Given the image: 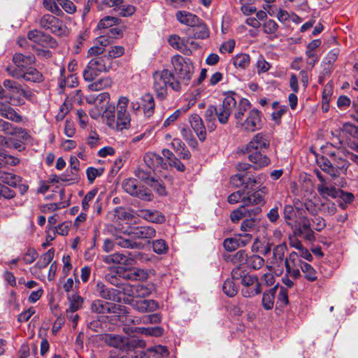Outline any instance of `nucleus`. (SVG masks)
I'll list each match as a JSON object with an SVG mask.
<instances>
[{
	"instance_id": "obj_1",
	"label": "nucleus",
	"mask_w": 358,
	"mask_h": 358,
	"mask_svg": "<svg viewBox=\"0 0 358 358\" xmlns=\"http://www.w3.org/2000/svg\"><path fill=\"white\" fill-rule=\"evenodd\" d=\"M174 73L164 69L156 71L153 75V89L157 96L164 100L168 95V87L176 92L183 91L190 83L194 66L189 58L176 55L171 57Z\"/></svg>"
},
{
	"instance_id": "obj_2",
	"label": "nucleus",
	"mask_w": 358,
	"mask_h": 358,
	"mask_svg": "<svg viewBox=\"0 0 358 358\" xmlns=\"http://www.w3.org/2000/svg\"><path fill=\"white\" fill-rule=\"evenodd\" d=\"M236 97L238 96L235 93L228 92L225 94L222 105L216 107V116L220 124H227L232 113L236 121H239L250 110L251 105L247 99L241 98L237 102Z\"/></svg>"
},
{
	"instance_id": "obj_3",
	"label": "nucleus",
	"mask_w": 358,
	"mask_h": 358,
	"mask_svg": "<svg viewBox=\"0 0 358 358\" xmlns=\"http://www.w3.org/2000/svg\"><path fill=\"white\" fill-rule=\"evenodd\" d=\"M35 58L33 55L24 56L20 53H16L13 57V65L6 68L8 74L17 79L22 78L27 81L39 82L41 80L42 74L36 69L31 66L34 63Z\"/></svg>"
},
{
	"instance_id": "obj_4",
	"label": "nucleus",
	"mask_w": 358,
	"mask_h": 358,
	"mask_svg": "<svg viewBox=\"0 0 358 358\" xmlns=\"http://www.w3.org/2000/svg\"><path fill=\"white\" fill-rule=\"evenodd\" d=\"M328 157H322L317 159L321 169L333 178H337L341 173H345L350 162L345 157L344 150H337L327 154Z\"/></svg>"
},
{
	"instance_id": "obj_5",
	"label": "nucleus",
	"mask_w": 358,
	"mask_h": 358,
	"mask_svg": "<svg viewBox=\"0 0 358 358\" xmlns=\"http://www.w3.org/2000/svg\"><path fill=\"white\" fill-rule=\"evenodd\" d=\"M113 63L112 59L105 55L92 58L83 71L85 80L91 82L101 73L108 72L113 68Z\"/></svg>"
},
{
	"instance_id": "obj_6",
	"label": "nucleus",
	"mask_w": 358,
	"mask_h": 358,
	"mask_svg": "<svg viewBox=\"0 0 358 358\" xmlns=\"http://www.w3.org/2000/svg\"><path fill=\"white\" fill-rule=\"evenodd\" d=\"M106 343L112 347L118 348L122 351H133L134 348H143L145 347V342L143 340L128 338L117 334H107L105 336Z\"/></svg>"
},
{
	"instance_id": "obj_7",
	"label": "nucleus",
	"mask_w": 358,
	"mask_h": 358,
	"mask_svg": "<svg viewBox=\"0 0 358 358\" xmlns=\"http://www.w3.org/2000/svg\"><path fill=\"white\" fill-rule=\"evenodd\" d=\"M122 186L124 192L131 196L145 201L152 200V194L151 192L148 188L139 185L135 179L128 178L124 180L122 182Z\"/></svg>"
},
{
	"instance_id": "obj_8",
	"label": "nucleus",
	"mask_w": 358,
	"mask_h": 358,
	"mask_svg": "<svg viewBox=\"0 0 358 358\" xmlns=\"http://www.w3.org/2000/svg\"><path fill=\"white\" fill-rule=\"evenodd\" d=\"M91 310L99 314L113 313L119 318V315L127 313V307L120 304L105 302L101 300H95L91 305Z\"/></svg>"
},
{
	"instance_id": "obj_9",
	"label": "nucleus",
	"mask_w": 358,
	"mask_h": 358,
	"mask_svg": "<svg viewBox=\"0 0 358 358\" xmlns=\"http://www.w3.org/2000/svg\"><path fill=\"white\" fill-rule=\"evenodd\" d=\"M261 113L256 108L250 110L246 119L236 121L237 127L247 132H254L261 128Z\"/></svg>"
},
{
	"instance_id": "obj_10",
	"label": "nucleus",
	"mask_w": 358,
	"mask_h": 358,
	"mask_svg": "<svg viewBox=\"0 0 358 358\" xmlns=\"http://www.w3.org/2000/svg\"><path fill=\"white\" fill-rule=\"evenodd\" d=\"M40 25L57 36H64L68 34V29L63 22L50 14L44 15L41 17Z\"/></svg>"
},
{
	"instance_id": "obj_11",
	"label": "nucleus",
	"mask_w": 358,
	"mask_h": 358,
	"mask_svg": "<svg viewBox=\"0 0 358 358\" xmlns=\"http://www.w3.org/2000/svg\"><path fill=\"white\" fill-rule=\"evenodd\" d=\"M161 316L158 313L144 315L143 317H133L129 314L127 310V313L123 315H119V321L125 325H128L130 323L132 324H157L161 322Z\"/></svg>"
},
{
	"instance_id": "obj_12",
	"label": "nucleus",
	"mask_w": 358,
	"mask_h": 358,
	"mask_svg": "<svg viewBox=\"0 0 358 358\" xmlns=\"http://www.w3.org/2000/svg\"><path fill=\"white\" fill-rule=\"evenodd\" d=\"M243 288L241 294L244 297L250 298L261 292V285L256 275H246L241 280Z\"/></svg>"
},
{
	"instance_id": "obj_13",
	"label": "nucleus",
	"mask_w": 358,
	"mask_h": 358,
	"mask_svg": "<svg viewBox=\"0 0 358 358\" xmlns=\"http://www.w3.org/2000/svg\"><path fill=\"white\" fill-rule=\"evenodd\" d=\"M270 145V140L268 137L263 134L258 133L255 135L250 141L246 145L245 150L247 152L260 151L266 149Z\"/></svg>"
},
{
	"instance_id": "obj_14",
	"label": "nucleus",
	"mask_w": 358,
	"mask_h": 358,
	"mask_svg": "<svg viewBox=\"0 0 358 358\" xmlns=\"http://www.w3.org/2000/svg\"><path fill=\"white\" fill-rule=\"evenodd\" d=\"M130 304L135 310L143 313L153 312L159 307L158 302L153 299H133Z\"/></svg>"
},
{
	"instance_id": "obj_15",
	"label": "nucleus",
	"mask_w": 358,
	"mask_h": 358,
	"mask_svg": "<svg viewBox=\"0 0 358 358\" xmlns=\"http://www.w3.org/2000/svg\"><path fill=\"white\" fill-rule=\"evenodd\" d=\"M155 229L149 226H140L131 227L129 235L134 238L150 239L155 236Z\"/></svg>"
},
{
	"instance_id": "obj_16",
	"label": "nucleus",
	"mask_w": 358,
	"mask_h": 358,
	"mask_svg": "<svg viewBox=\"0 0 358 358\" xmlns=\"http://www.w3.org/2000/svg\"><path fill=\"white\" fill-rule=\"evenodd\" d=\"M145 164L153 171H161L166 168L163 157L154 152H148L144 156Z\"/></svg>"
},
{
	"instance_id": "obj_17",
	"label": "nucleus",
	"mask_w": 358,
	"mask_h": 358,
	"mask_svg": "<svg viewBox=\"0 0 358 358\" xmlns=\"http://www.w3.org/2000/svg\"><path fill=\"white\" fill-rule=\"evenodd\" d=\"M103 261L106 264H120L127 266L134 264V258L128 255L115 252L103 258Z\"/></svg>"
},
{
	"instance_id": "obj_18",
	"label": "nucleus",
	"mask_w": 358,
	"mask_h": 358,
	"mask_svg": "<svg viewBox=\"0 0 358 358\" xmlns=\"http://www.w3.org/2000/svg\"><path fill=\"white\" fill-rule=\"evenodd\" d=\"M268 193V188L266 186L260 185L257 191L247 196L243 200L244 205L254 206L263 205L264 203V196Z\"/></svg>"
},
{
	"instance_id": "obj_19",
	"label": "nucleus",
	"mask_w": 358,
	"mask_h": 358,
	"mask_svg": "<svg viewBox=\"0 0 358 358\" xmlns=\"http://www.w3.org/2000/svg\"><path fill=\"white\" fill-rule=\"evenodd\" d=\"M250 206L242 205L237 209L233 210L231 213V220L233 222H238L240 220L246 217L247 215H255L258 214L261 211V208L259 206L255 207L252 209L248 208Z\"/></svg>"
},
{
	"instance_id": "obj_20",
	"label": "nucleus",
	"mask_w": 358,
	"mask_h": 358,
	"mask_svg": "<svg viewBox=\"0 0 358 358\" xmlns=\"http://www.w3.org/2000/svg\"><path fill=\"white\" fill-rule=\"evenodd\" d=\"M287 250L285 243H281L275 246L273 250V257L270 264L266 265V268L271 271L273 266H279L284 261L285 253Z\"/></svg>"
},
{
	"instance_id": "obj_21",
	"label": "nucleus",
	"mask_w": 358,
	"mask_h": 358,
	"mask_svg": "<svg viewBox=\"0 0 358 358\" xmlns=\"http://www.w3.org/2000/svg\"><path fill=\"white\" fill-rule=\"evenodd\" d=\"M189 122L198 138L202 141H204L206 138V131L201 117L197 114H193L189 117Z\"/></svg>"
},
{
	"instance_id": "obj_22",
	"label": "nucleus",
	"mask_w": 358,
	"mask_h": 358,
	"mask_svg": "<svg viewBox=\"0 0 358 358\" xmlns=\"http://www.w3.org/2000/svg\"><path fill=\"white\" fill-rule=\"evenodd\" d=\"M3 86L8 89L11 94L10 98L15 101L14 105L22 106L24 104V100L20 97L16 96L21 88L20 85L12 80H5L3 81Z\"/></svg>"
},
{
	"instance_id": "obj_23",
	"label": "nucleus",
	"mask_w": 358,
	"mask_h": 358,
	"mask_svg": "<svg viewBox=\"0 0 358 358\" xmlns=\"http://www.w3.org/2000/svg\"><path fill=\"white\" fill-rule=\"evenodd\" d=\"M248 159L254 164L255 169L267 166L271 162L270 159L260 151H255L249 154Z\"/></svg>"
},
{
	"instance_id": "obj_24",
	"label": "nucleus",
	"mask_w": 358,
	"mask_h": 358,
	"mask_svg": "<svg viewBox=\"0 0 358 358\" xmlns=\"http://www.w3.org/2000/svg\"><path fill=\"white\" fill-rule=\"evenodd\" d=\"M138 215L148 222L154 223H163L166 220L165 216L157 210L143 209L138 211Z\"/></svg>"
},
{
	"instance_id": "obj_25",
	"label": "nucleus",
	"mask_w": 358,
	"mask_h": 358,
	"mask_svg": "<svg viewBox=\"0 0 358 358\" xmlns=\"http://www.w3.org/2000/svg\"><path fill=\"white\" fill-rule=\"evenodd\" d=\"M176 17L180 23L189 27H192L194 25L199 23V17L196 15L185 10L178 11L176 14Z\"/></svg>"
},
{
	"instance_id": "obj_26",
	"label": "nucleus",
	"mask_w": 358,
	"mask_h": 358,
	"mask_svg": "<svg viewBox=\"0 0 358 358\" xmlns=\"http://www.w3.org/2000/svg\"><path fill=\"white\" fill-rule=\"evenodd\" d=\"M0 115L10 121L21 122L22 117L19 115L10 106L0 101Z\"/></svg>"
},
{
	"instance_id": "obj_27",
	"label": "nucleus",
	"mask_w": 358,
	"mask_h": 358,
	"mask_svg": "<svg viewBox=\"0 0 358 358\" xmlns=\"http://www.w3.org/2000/svg\"><path fill=\"white\" fill-rule=\"evenodd\" d=\"M80 162L77 157L71 156L70 158V172L71 175L68 177L67 176L62 175L61 180L62 181H72L77 182L79 180L78 172L79 171Z\"/></svg>"
},
{
	"instance_id": "obj_28",
	"label": "nucleus",
	"mask_w": 358,
	"mask_h": 358,
	"mask_svg": "<svg viewBox=\"0 0 358 358\" xmlns=\"http://www.w3.org/2000/svg\"><path fill=\"white\" fill-rule=\"evenodd\" d=\"M96 291L99 296L105 299L115 301L117 298L118 291L113 288H109L102 282L96 285Z\"/></svg>"
},
{
	"instance_id": "obj_29",
	"label": "nucleus",
	"mask_w": 358,
	"mask_h": 358,
	"mask_svg": "<svg viewBox=\"0 0 358 358\" xmlns=\"http://www.w3.org/2000/svg\"><path fill=\"white\" fill-rule=\"evenodd\" d=\"M299 233L306 240L312 241L315 239L314 232L311 229V224L309 219L303 217L301 220V226L299 229Z\"/></svg>"
},
{
	"instance_id": "obj_30",
	"label": "nucleus",
	"mask_w": 358,
	"mask_h": 358,
	"mask_svg": "<svg viewBox=\"0 0 358 358\" xmlns=\"http://www.w3.org/2000/svg\"><path fill=\"white\" fill-rule=\"evenodd\" d=\"M142 106L146 117L149 118L153 115L155 104L152 95L145 94L142 96Z\"/></svg>"
},
{
	"instance_id": "obj_31",
	"label": "nucleus",
	"mask_w": 358,
	"mask_h": 358,
	"mask_svg": "<svg viewBox=\"0 0 358 358\" xmlns=\"http://www.w3.org/2000/svg\"><path fill=\"white\" fill-rule=\"evenodd\" d=\"M130 114H117V117L115 119L114 127H112V129L116 131L128 129L130 127Z\"/></svg>"
},
{
	"instance_id": "obj_32",
	"label": "nucleus",
	"mask_w": 358,
	"mask_h": 358,
	"mask_svg": "<svg viewBox=\"0 0 358 358\" xmlns=\"http://www.w3.org/2000/svg\"><path fill=\"white\" fill-rule=\"evenodd\" d=\"M278 288V286L275 285L274 287L263 294L262 306L265 310H271L273 308L275 296Z\"/></svg>"
},
{
	"instance_id": "obj_33",
	"label": "nucleus",
	"mask_w": 358,
	"mask_h": 358,
	"mask_svg": "<svg viewBox=\"0 0 358 358\" xmlns=\"http://www.w3.org/2000/svg\"><path fill=\"white\" fill-rule=\"evenodd\" d=\"M105 123L110 128L114 127L115 119V107L114 105H108L102 111V116Z\"/></svg>"
},
{
	"instance_id": "obj_34",
	"label": "nucleus",
	"mask_w": 358,
	"mask_h": 358,
	"mask_svg": "<svg viewBox=\"0 0 358 358\" xmlns=\"http://www.w3.org/2000/svg\"><path fill=\"white\" fill-rule=\"evenodd\" d=\"M27 37L31 41L42 45L50 39L49 36L44 34L42 31L37 29L30 31L27 34Z\"/></svg>"
},
{
	"instance_id": "obj_35",
	"label": "nucleus",
	"mask_w": 358,
	"mask_h": 358,
	"mask_svg": "<svg viewBox=\"0 0 358 358\" xmlns=\"http://www.w3.org/2000/svg\"><path fill=\"white\" fill-rule=\"evenodd\" d=\"M216 107L215 106H209L205 111L204 117L208 124V128L210 131H213L216 125L215 124L216 116Z\"/></svg>"
},
{
	"instance_id": "obj_36",
	"label": "nucleus",
	"mask_w": 358,
	"mask_h": 358,
	"mask_svg": "<svg viewBox=\"0 0 358 358\" xmlns=\"http://www.w3.org/2000/svg\"><path fill=\"white\" fill-rule=\"evenodd\" d=\"M192 29L193 37L195 38L204 39L208 37V29L202 20L199 19V23L194 25Z\"/></svg>"
},
{
	"instance_id": "obj_37",
	"label": "nucleus",
	"mask_w": 358,
	"mask_h": 358,
	"mask_svg": "<svg viewBox=\"0 0 358 358\" xmlns=\"http://www.w3.org/2000/svg\"><path fill=\"white\" fill-rule=\"evenodd\" d=\"M55 255L54 249L51 248L48 250L45 253L43 254L38 261L36 263L34 268L39 269L46 267L53 259Z\"/></svg>"
},
{
	"instance_id": "obj_38",
	"label": "nucleus",
	"mask_w": 358,
	"mask_h": 358,
	"mask_svg": "<svg viewBox=\"0 0 358 358\" xmlns=\"http://www.w3.org/2000/svg\"><path fill=\"white\" fill-rule=\"evenodd\" d=\"M69 306L68 309L71 312H76L83 307V299L77 294H73L68 296Z\"/></svg>"
},
{
	"instance_id": "obj_39",
	"label": "nucleus",
	"mask_w": 358,
	"mask_h": 358,
	"mask_svg": "<svg viewBox=\"0 0 358 358\" xmlns=\"http://www.w3.org/2000/svg\"><path fill=\"white\" fill-rule=\"evenodd\" d=\"M64 72V69H61V78L59 81V86L60 88H64L66 87L72 88L76 87L78 85V79L77 77L73 74H70L66 78H63V73Z\"/></svg>"
},
{
	"instance_id": "obj_40",
	"label": "nucleus",
	"mask_w": 358,
	"mask_h": 358,
	"mask_svg": "<svg viewBox=\"0 0 358 358\" xmlns=\"http://www.w3.org/2000/svg\"><path fill=\"white\" fill-rule=\"evenodd\" d=\"M264 263L263 257L257 255H252L248 256L246 265L251 269L259 270L264 265Z\"/></svg>"
},
{
	"instance_id": "obj_41",
	"label": "nucleus",
	"mask_w": 358,
	"mask_h": 358,
	"mask_svg": "<svg viewBox=\"0 0 358 358\" xmlns=\"http://www.w3.org/2000/svg\"><path fill=\"white\" fill-rule=\"evenodd\" d=\"M0 180L10 186L15 187L21 181V178L11 173L0 172Z\"/></svg>"
},
{
	"instance_id": "obj_42",
	"label": "nucleus",
	"mask_w": 358,
	"mask_h": 358,
	"mask_svg": "<svg viewBox=\"0 0 358 358\" xmlns=\"http://www.w3.org/2000/svg\"><path fill=\"white\" fill-rule=\"evenodd\" d=\"M304 262L301 261L299 257V254L296 252H292L289 254V257L285 260V265L286 268L301 267V264Z\"/></svg>"
},
{
	"instance_id": "obj_43",
	"label": "nucleus",
	"mask_w": 358,
	"mask_h": 358,
	"mask_svg": "<svg viewBox=\"0 0 358 358\" xmlns=\"http://www.w3.org/2000/svg\"><path fill=\"white\" fill-rule=\"evenodd\" d=\"M113 81L109 77L102 78L89 85V88L92 91H99L110 87Z\"/></svg>"
},
{
	"instance_id": "obj_44",
	"label": "nucleus",
	"mask_w": 358,
	"mask_h": 358,
	"mask_svg": "<svg viewBox=\"0 0 358 358\" xmlns=\"http://www.w3.org/2000/svg\"><path fill=\"white\" fill-rule=\"evenodd\" d=\"M301 269L304 274L305 278L308 281L314 282L317 279V272L310 264L304 262L301 264Z\"/></svg>"
},
{
	"instance_id": "obj_45",
	"label": "nucleus",
	"mask_w": 358,
	"mask_h": 358,
	"mask_svg": "<svg viewBox=\"0 0 358 358\" xmlns=\"http://www.w3.org/2000/svg\"><path fill=\"white\" fill-rule=\"evenodd\" d=\"M317 190L319 194L324 198L327 196H331L335 198L337 196L336 189L334 187L327 186L325 182L323 184L317 185Z\"/></svg>"
},
{
	"instance_id": "obj_46",
	"label": "nucleus",
	"mask_w": 358,
	"mask_h": 358,
	"mask_svg": "<svg viewBox=\"0 0 358 358\" xmlns=\"http://www.w3.org/2000/svg\"><path fill=\"white\" fill-rule=\"evenodd\" d=\"M154 290L152 285H140L136 286L135 292L136 298H145L151 294Z\"/></svg>"
},
{
	"instance_id": "obj_47",
	"label": "nucleus",
	"mask_w": 358,
	"mask_h": 358,
	"mask_svg": "<svg viewBox=\"0 0 358 358\" xmlns=\"http://www.w3.org/2000/svg\"><path fill=\"white\" fill-rule=\"evenodd\" d=\"M250 60L248 55L239 54L233 59V64L236 67L244 69L249 66Z\"/></svg>"
},
{
	"instance_id": "obj_48",
	"label": "nucleus",
	"mask_w": 358,
	"mask_h": 358,
	"mask_svg": "<svg viewBox=\"0 0 358 358\" xmlns=\"http://www.w3.org/2000/svg\"><path fill=\"white\" fill-rule=\"evenodd\" d=\"M149 357L153 358H161L168 356V350L165 346L157 345L148 350Z\"/></svg>"
},
{
	"instance_id": "obj_49",
	"label": "nucleus",
	"mask_w": 358,
	"mask_h": 358,
	"mask_svg": "<svg viewBox=\"0 0 358 358\" xmlns=\"http://www.w3.org/2000/svg\"><path fill=\"white\" fill-rule=\"evenodd\" d=\"M149 276L148 271L142 268H134L130 271L128 278L134 280H145Z\"/></svg>"
},
{
	"instance_id": "obj_50",
	"label": "nucleus",
	"mask_w": 358,
	"mask_h": 358,
	"mask_svg": "<svg viewBox=\"0 0 358 358\" xmlns=\"http://www.w3.org/2000/svg\"><path fill=\"white\" fill-rule=\"evenodd\" d=\"M223 292L229 297L234 296L238 292V287L232 280L227 279L222 286Z\"/></svg>"
},
{
	"instance_id": "obj_51",
	"label": "nucleus",
	"mask_w": 358,
	"mask_h": 358,
	"mask_svg": "<svg viewBox=\"0 0 358 358\" xmlns=\"http://www.w3.org/2000/svg\"><path fill=\"white\" fill-rule=\"evenodd\" d=\"M248 255L245 250H241L236 252L231 258V262L236 264L237 266H241L244 264H247Z\"/></svg>"
},
{
	"instance_id": "obj_52",
	"label": "nucleus",
	"mask_w": 358,
	"mask_h": 358,
	"mask_svg": "<svg viewBox=\"0 0 358 358\" xmlns=\"http://www.w3.org/2000/svg\"><path fill=\"white\" fill-rule=\"evenodd\" d=\"M117 244L119 246H120L122 248H125L141 249V248H143V247L142 243L131 241L130 239H127V238L117 239Z\"/></svg>"
},
{
	"instance_id": "obj_53",
	"label": "nucleus",
	"mask_w": 358,
	"mask_h": 358,
	"mask_svg": "<svg viewBox=\"0 0 358 358\" xmlns=\"http://www.w3.org/2000/svg\"><path fill=\"white\" fill-rule=\"evenodd\" d=\"M43 6L51 13L60 15L62 14V10L59 7V3L55 0H43Z\"/></svg>"
},
{
	"instance_id": "obj_54",
	"label": "nucleus",
	"mask_w": 358,
	"mask_h": 358,
	"mask_svg": "<svg viewBox=\"0 0 358 358\" xmlns=\"http://www.w3.org/2000/svg\"><path fill=\"white\" fill-rule=\"evenodd\" d=\"M119 19L115 17L106 16L101 20L97 25L99 29H107L118 24Z\"/></svg>"
},
{
	"instance_id": "obj_55",
	"label": "nucleus",
	"mask_w": 358,
	"mask_h": 358,
	"mask_svg": "<svg viewBox=\"0 0 358 358\" xmlns=\"http://www.w3.org/2000/svg\"><path fill=\"white\" fill-rule=\"evenodd\" d=\"M153 251L157 254L162 255L167 252L169 246L163 239H158L152 243Z\"/></svg>"
},
{
	"instance_id": "obj_56",
	"label": "nucleus",
	"mask_w": 358,
	"mask_h": 358,
	"mask_svg": "<svg viewBox=\"0 0 358 358\" xmlns=\"http://www.w3.org/2000/svg\"><path fill=\"white\" fill-rule=\"evenodd\" d=\"M24 143L22 140L16 139L15 137H9L6 138L5 147L8 148H13L21 151L24 149Z\"/></svg>"
},
{
	"instance_id": "obj_57",
	"label": "nucleus",
	"mask_w": 358,
	"mask_h": 358,
	"mask_svg": "<svg viewBox=\"0 0 358 358\" xmlns=\"http://www.w3.org/2000/svg\"><path fill=\"white\" fill-rule=\"evenodd\" d=\"M341 131L353 138H358V127L351 123H344L341 128Z\"/></svg>"
},
{
	"instance_id": "obj_58",
	"label": "nucleus",
	"mask_w": 358,
	"mask_h": 358,
	"mask_svg": "<svg viewBox=\"0 0 358 358\" xmlns=\"http://www.w3.org/2000/svg\"><path fill=\"white\" fill-rule=\"evenodd\" d=\"M278 289H279V292L277 303H279L280 306L287 305L289 303L287 289L281 286L278 287Z\"/></svg>"
},
{
	"instance_id": "obj_59",
	"label": "nucleus",
	"mask_w": 358,
	"mask_h": 358,
	"mask_svg": "<svg viewBox=\"0 0 358 358\" xmlns=\"http://www.w3.org/2000/svg\"><path fill=\"white\" fill-rule=\"evenodd\" d=\"M246 175L237 173L231 176L230 183L236 187H240L244 185L245 188Z\"/></svg>"
},
{
	"instance_id": "obj_60",
	"label": "nucleus",
	"mask_w": 358,
	"mask_h": 358,
	"mask_svg": "<svg viewBox=\"0 0 358 358\" xmlns=\"http://www.w3.org/2000/svg\"><path fill=\"white\" fill-rule=\"evenodd\" d=\"M129 99L126 96H120L117 104V114H129L127 111Z\"/></svg>"
},
{
	"instance_id": "obj_61",
	"label": "nucleus",
	"mask_w": 358,
	"mask_h": 358,
	"mask_svg": "<svg viewBox=\"0 0 358 358\" xmlns=\"http://www.w3.org/2000/svg\"><path fill=\"white\" fill-rule=\"evenodd\" d=\"M135 7L131 5H120L117 11L122 17H129L135 13Z\"/></svg>"
},
{
	"instance_id": "obj_62",
	"label": "nucleus",
	"mask_w": 358,
	"mask_h": 358,
	"mask_svg": "<svg viewBox=\"0 0 358 358\" xmlns=\"http://www.w3.org/2000/svg\"><path fill=\"white\" fill-rule=\"evenodd\" d=\"M281 207L280 203L276 204L273 208H272L266 214V217L268 220L272 222L275 223L280 217L279 210Z\"/></svg>"
},
{
	"instance_id": "obj_63",
	"label": "nucleus",
	"mask_w": 358,
	"mask_h": 358,
	"mask_svg": "<svg viewBox=\"0 0 358 358\" xmlns=\"http://www.w3.org/2000/svg\"><path fill=\"white\" fill-rule=\"evenodd\" d=\"M110 96L108 92H101L96 96V105L99 106H107L109 104Z\"/></svg>"
},
{
	"instance_id": "obj_64",
	"label": "nucleus",
	"mask_w": 358,
	"mask_h": 358,
	"mask_svg": "<svg viewBox=\"0 0 358 358\" xmlns=\"http://www.w3.org/2000/svg\"><path fill=\"white\" fill-rule=\"evenodd\" d=\"M103 170L102 169H96L94 167H89L86 170L87 180L90 183H92L96 177L101 176Z\"/></svg>"
}]
</instances>
